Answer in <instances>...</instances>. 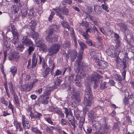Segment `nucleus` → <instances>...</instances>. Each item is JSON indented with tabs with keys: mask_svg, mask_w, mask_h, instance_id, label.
I'll list each match as a JSON object with an SVG mask.
<instances>
[{
	"mask_svg": "<svg viewBox=\"0 0 134 134\" xmlns=\"http://www.w3.org/2000/svg\"><path fill=\"white\" fill-rule=\"evenodd\" d=\"M75 62L74 70L78 74L75 76L74 81L75 82L76 85L79 87L81 86V78L82 77L85 76V73L83 68V63Z\"/></svg>",
	"mask_w": 134,
	"mask_h": 134,
	"instance_id": "obj_1",
	"label": "nucleus"
},
{
	"mask_svg": "<svg viewBox=\"0 0 134 134\" xmlns=\"http://www.w3.org/2000/svg\"><path fill=\"white\" fill-rule=\"evenodd\" d=\"M83 104L85 106L89 107L91 105V100L92 98L91 88L90 85H88L86 89Z\"/></svg>",
	"mask_w": 134,
	"mask_h": 134,
	"instance_id": "obj_2",
	"label": "nucleus"
},
{
	"mask_svg": "<svg viewBox=\"0 0 134 134\" xmlns=\"http://www.w3.org/2000/svg\"><path fill=\"white\" fill-rule=\"evenodd\" d=\"M60 48V44L58 43L52 44L48 50L49 55L51 56L54 55L59 52Z\"/></svg>",
	"mask_w": 134,
	"mask_h": 134,
	"instance_id": "obj_3",
	"label": "nucleus"
},
{
	"mask_svg": "<svg viewBox=\"0 0 134 134\" xmlns=\"http://www.w3.org/2000/svg\"><path fill=\"white\" fill-rule=\"evenodd\" d=\"M79 43L81 47V50L79 52L78 56L77 57V60L75 61L76 62L83 63L82 62V58L83 51L85 48H87V46L85 43L81 42L80 40H78Z\"/></svg>",
	"mask_w": 134,
	"mask_h": 134,
	"instance_id": "obj_4",
	"label": "nucleus"
},
{
	"mask_svg": "<svg viewBox=\"0 0 134 134\" xmlns=\"http://www.w3.org/2000/svg\"><path fill=\"white\" fill-rule=\"evenodd\" d=\"M55 32L51 28L49 30L48 35L47 36L46 38L47 41L49 43H52L55 42L56 39L53 35V33Z\"/></svg>",
	"mask_w": 134,
	"mask_h": 134,
	"instance_id": "obj_5",
	"label": "nucleus"
},
{
	"mask_svg": "<svg viewBox=\"0 0 134 134\" xmlns=\"http://www.w3.org/2000/svg\"><path fill=\"white\" fill-rule=\"evenodd\" d=\"M101 77V76L98 75L96 73H95L94 75L93 76H92L91 77V81L92 82L93 81L94 82L93 87L94 89H96L97 88L98 86V84L99 82V80Z\"/></svg>",
	"mask_w": 134,
	"mask_h": 134,
	"instance_id": "obj_6",
	"label": "nucleus"
},
{
	"mask_svg": "<svg viewBox=\"0 0 134 134\" xmlns=\"http://www.w3.org/2000/svg\"><path fill=\"white\" fill-rule=\"evenodd\" d=\"M34 112H33L32 111H31L29 115L31 117V120L32 121H35L37 119H41L42 116V115L41 114L35 110H34Z\"/></svg>",
	"mask_w": 134,
	"mask_h": 134,
	"instance_id": "obj_7",
	"label": "nucleus"
},
{
	"mask_svg": "<svg viewBox=\"0 0 134 134\" xmlns=\"http://www.w3.org/2000/svg\"><path fill=\"white\" fill-rule=\"evenodd\" d=\"M72 91L71 97L73 99L75 100L77 103H79L81 101L80 93L79 91H75L74 89L72 88Z\"/></svg>",
	"mask_w": 134,
	"mask_h": 134,
	"instance_id": "obj_8",
	"label": "nucleus"
},
{
	"mask_svg": "<svg viewBox=\"0 0 134 134\" xmlns=\"http://www.w3.org/2000/svg\"><path fill=\"white\" fill-rule=\"evenodd\" d=\"M23 44L27 47L30 46H33V44L31 40L28 38L27 36H23L21 40Z\"/></svg>",
	"mask_w": 134,
	"mask_h": 134,
	"instance_id": "obj_9",
	"label": "nucleus"
},
{
	"mask_svg": "<svg viewBox=\"0 0 134 134\" xmlns=\"http://www.w3.org/2000/svg\"><path fill=\"white\" fill-rule=\"evenodd\" d=\"M96 63L97 65L99 66V68L102 69L106 68L108 66V64L107 62L102 60L99 61Z\"/></svg>",
	"mask_w": 134,
	"mask_h": 134,
	"instance_id": "obj_10",
	"label": "nucleus"
},
{
	"mask_svg": "<svg viewBox=\"0 0 134 134\" xmlns=\"http://www.w3.org/2000/svg\"><path fill=\"white\" fill-rule=\"evenodd\" d=\"M55 87H47L45 89V91L44 92V94L43 95V96L46 97H49L51 94V92L53 90L55 89Z\"/></svg>",
	"mask_w": 134,
	"mask_h": 134,
	"instance_id": "obj_11",
	"label": "nucleus"
},
{
	"mask_svg": "<svg viewBox=\"0 0 134 134\" xmlns=\"http://www.w3.org/2000/svg\"><path fill=\"white\" fill-rule=\"evenodd\" d=\"M77 53L75 50H73L69 53V55L72 61H74L77 56Z\"/></svg>",
	"mask_w": 134,
	"mask_h": 134,
	"instance_id": "obj_12",
	"label": "nucleus"
},
{
	"mask_svg": "<svg viewBox=\"0 0 134 134\" xmlns=\"http://www.w3.org/2000/svg\"><path fill=\"white\" fill-rule=\"evenodd\" d=\"M14 125L15 126L16 130L19 131H23V128L21 125V122L17 121H14Z\"/></svg>",
	"mask_w": 134,
	"mask_h": 134,
	"instance_id": "obj_13",
	"label": "nucleus"
},
{
	"mask_svg": "<svg viewBox=\"0 0 134 134\" xmlns=\"http://www.w3.org/2000/svg\"><path fill=\"white\" fill-rule=\"evenodd\" d=\"M117 25L121 31L124 32L127 30V26L126 24L121 23L118 24Z\"/></svg>",
	"mask_w": 134,
	"mask_h": 134,
	"instance_id": "obj_14",
	"label": "nucleus"
},
{
	"mask_svg": "<svg viewBox=\"0 0 134 134\" xmlns=\"http://www.w3.org/2000/svg\"><path fill=\"white\" fill-rule=\"evenodd\" d=\"M107 54L109 56L112 57H115L118 55V54L116 52H114L109 48L107 49L106 51Z\"/></svg>",
	"mask_w": 134,
	"mask_h": 134,
	"instance_id": "obj_15",
	"label": "nucleus"
},
{
	"mask_svg": "<svg viewBox=\"0 0 134 134\" xmlns=\"http://www.w3.org/2000/svg\"><path fill=\"white\" fill-rule=\"evenodd\" d=\"M49 98V97H46L42 95L41 97L40 102L44 104H46L48 103V101L47 99Z\"/></svg>",
	"mask_w": 134,
	"mask_h": 134,
	"instance_id": "obj_16",
	"label": "nucleus"
},
{
	"mask_svg": "<svg viewBox=\"0 0 134 134\" xmlns=\"http://www.w3.org/2000/svg\"><path fill=\"white\" fill-rule=\"evenodd\" d=\"M63 109L64 110V113L66 114V118H68L69 115H70L72 117V113L70 109H68L65 107Z\"/></svg>",
	"mask_w": 134,
	"mask_h": 134,
	"instance_id": "obj_17",
	"label": "nucleus"
},
{
	"mask_svg": "<svg viewBox=\"0 0 134 134\" xmlns=\"http://www.w3.org/2000/svg\"><path fill=\"white\" fill-rule=\"evenodd\" d=\"M107 120L108 118L107 117H104L103 119L104 123L103 124L102 126L103 128L105 130H108L110 128V126L107 125V123L106 122V121Z\"/></svg>",
	"mask_w": 134,
	"mask_h": 134,
	"instance_id": "obj_18",
	"label": "nucleus"
},
{
	"mask_svg": "<svg viewBox=\"0 0 134 134\" xmlns=\"http://www.w3.org/2000/svg\"><path fill=\"white\" fill-rule=\"evenodd\" d=\"M11 10L13 14H15L18 12L19 8L18 6L15 4L13 5L11 7Z\"/></svg>",
	"mask_w": 134,
	"mask_h": 134,
	"instance_id": "obj_19",
	"label": "nucleus"
},
{
	"mask_svg": "<svg viewBox=\"0 0 134 134\" xmlns=\"http://www.w3.org/2000/svg\"><path fill=\"white\" fill-rule=\"evenodd\" d=\"M23 129L25 130L28 129L30 127V124L28 121L26 122L22 123Z\"/></svg>",
	"mask_w": 134,
	"mask_h": 134,
	"instance_id": "obj_20",
	"label": "nucleus"
},
{
	"mask_svg": "<svg viewBox=\"0 0 134 134\" xmlns=\"http://www.w3.org/2000/svg\"><path fill=\"white\" fill-rule=\"evenodd\" d=\"M94 10L95 13L97 14H99L101 13V8L99 5H97L94 6Z\"/></svg>",
	"mask_w": 134,
	"mask_h": 134,
	"instance_id": "obj_21",
	"label": "nucleus"
},
{
	"mask_svg": "<svg viewBox=\"0 0 134 134\" xmlns=\"http://www.w3.org/2000/svg\"><path fill=\"white\" fill-rule=\"evenodd\" d=\"M33 32H32L31 35V37L34 39L36 38V41H38V37L39 36V34L38 32H35V30L34 31H32Z\"/></svg>",
	"mask_w": 134,
	"mask_h": 134,
	"instance_id": "obj_22",
	"label": "nucleus"
},
{
	"mask_svg": "<svg viewBox=\"0 0 134 134\" xmlns=\"http://www.w3.org/2000/svg\"><path fill=\"white\" fill-rule=\"evenodd\" d=\"M10 72H11L12 74L13 75V77H14L16 74L17 69V68L15 66H12L10 68Z\"/></svg>",
	"mask_w": 134,
	"mask_h": 134,
	"instance_id": "obj_23",
	"label": "nucleus"
},
{
	"mask_svg": "<svg viewBox=\"0 0 134 134\" xmlns=\"http://www.w3.org/2000/svg\"><path fill=\"white\" fill-rule=\"evenodd\" d=\"M38 47L40 48L39 50L40 51L43 52H44L45 51L47 50V46L44 43L42 44Z\"/></svg>",
	"mask_w": 134,
	"mask_h": 134,
	"instance_id": "obj_24",
	"label": "nucleus"
},
{
	"mask_svg": "<svg viewBox=\"0 0 134 134\" xmlns=\"http://www.w3.org/2000/svg\"><path fill=\"white\" fill-rule=\"evenodd\" d=\"M37 25L36 22L34 20H32L30 23V25L31 26V28L32 31L35 29L36 26Z\"/></svg>",
	"mask_w": 134,
	"mask_h": 134,
	"instance_id": "obj_25",
	"label": "nucleus"
},
{
	"mask_svg": "<svg viewBox=\"0 0 134 134\" xmlns=\"http://www.w3.org/2000/svg\"><path fill=\"white\" fill-rule=\"evenodd\" d=\"M68 13V10L65 6L62 8V11H61V14L66 15H69Z\"/></svg>",
	"mask_w": 134,
	"mask_h": 134,
	"instance_id": "obj_26",
	"label": "nucleus"
},
{
	"mask_svg": "<svg viewBox=\"0 0 134 134\" xmlns=\"http://www.w3.org/2000/svg\"><path fill=\"white\" fill-rule=\"evenodd\" d=\"M51 70V69L49 68H46L44 71L43 72L42 74L44 78H46L49 72Z\"/></svg>",
	"mask_w": 134,
	"mask_h": 134,
	"instance_id": "obj_27",
	"label": "nucleus"
},
{
	"mask_svg": "<svg viewBox=\"0 0 134 134\" xmlns=\"http://www.w3.org/2000/svg\"><path fill=\"white\" fill-rule=\"evenodd\" d=\"M72 118L71 119H69L68 118L69 121L70 122L71 125L72 126L73 128L75 129L76 126V121H75V119L74 117L72 116Z\"/></svg>",
	"mask_w": 134,
	"mask_h": 134,
	"instance_id": "obj_28",
	"label": "nucleus"
},
{
	"mask_svg": "<svg viewBox=\"0 0 134 134\" xmlns=\"http://www.w3.org/2000/svg\"><path fill=\"white\" fill-rule=\"evenodd\" d=\"M113 129L115 131L117 132L119 131L120 127L118 125V122L114 123Z\"/></svg>",
	"mask_w": 134,
	"mask_h": 134,
	"instance_id": "obj_29",
	"label": "nucleus"
},
{
	"mask_svg": "<svg viewBox=\"0 0 134 134\" xmlns=\"http://www.w3.org/2000/svg\"><path fill=\"white\" fill-rule=\"evenodd\" d=\"M32 88H30L29 87V85L28 84H25L22 87L21 89L23 91H29Z\"/></svg>",
	"mask_w": 134,
	"mask_h": 134,
	"instance_id": "obj_30",
	"label": "nucleus"
},
{
	"mask_svg": "<svg viewBox=\"0 0 134 134\" xmlns=\"http://www.w3.org/2000/svg\"><path fill=\"white\" fill-rule=\"evenodd\" d=\"M125 97L129 98L132 95V92L130 90H125L124 91Z\"/></svg>",
	"mask_w": 134,
	"mask_h": 134,
	"instance_id": "obj_31",
	"label": "nucleus"
},
{
	"mask_svg": "<svg viewBox=\"0 0 134 134\" xmlns=\"http://www.w3.org/2000/svg\"><path fill=\"white\" fill-rule=\"evenodd\" d=\"M114 77L115 79L118 81H121L123 80H124L122 76L120 75L115 74L114 75Z\"/></svg>",
	"mask_w": 134,
	"mask_h": 134,
	"instance_id": "obj_32",
	"label": "nucleus"
},
{
	"mask_svg": "<svg viewBox=\"0 0 134 134\" xmlns=\"http://www.w3.org/2000/svg\"><path fill=\"white\" fill-rule=\"evenodd\" d=\"M85 121V118L84 117H82L80 118L79 122V127L80 128H82L83 124Z\"/></svg>",
	"mask_w": 134,
	"mask_h": 134,
	"instance_id": "obj_33",
	"label": "nucleus"
},
{
	"mask_svg": "<svg viewBox=\"0 0 134 134\" xmlns=\"http://www.w3.org/2000/svg\"><path fill=\"white\" fill-rule=\"evenodd\" d=\"M93 46L97 48L99 50L102 49L104 48L103 45L101 43H99V44L98 45H95V44H93Z\"/></svg>",
	"mask_w": 134,
	"mask_h": 134,
	"instance_id": "obj_34",
	"label": "nucleus"
},
{
	"mask_svg": "<svg viewBox=\"0 0 134 134\" xmlns=\"http://www.w3.org/2000/svg\"><path fill=\"white\" fill-rule=\"evenodd\" d=\"M32 132L36 134H42V132L37 128V127L32 128Z\"/></svg>",
	"mask_w": 134,
	"mask_h": 134,
	"instance_id": "obj_35",
	"label": "nucleus"
},
{
	"mask_svg": "<svg viewBox=\"0 0 134 134\" xmlns=\"http://www.w3.org/2000/svg\"><path fill=\"white\" fill-rule=\"evenodd\" d=\"M39 56L40 55H38V53H34L32 56V60L37 62V60H38V58H39Z\"/></svg>",
	"mask_w": 134,
	"mask_h": 134,
	"instance_id": "obj_36",
	"label": "nucleus"
},
{
	"mask_svg": "<svg viewBox=\"0 0 134 134\" xmlns=\"http://www.w3.org/2000/svg\"><path fill=\"white\" fill-rule=\"evenodd\" d=\"M62 26L65 28H67L68 30L70 27L68 23L64 20H63L62 22Z\"/></svg>",
	"mask_w": 134,
	"mask_h": 134,
	"instance_id": "obj_37",
	"label": "nucleus"
},
{
	"mask_svg": "<svg viewBox=\"0 0 134 134\" xmlns=\"http://www.w3.org/2000/svg\"><path fill=\"white\" fill-rule=\"evenodd\" d=\"M131 12L130 10L129 9L127 10L125 12L124 16L125 17L126 16L129 18L131 17Z\"/></svg>",
	"mask_w": 134,
	"mask_h": 134,
	"instance_id": "obj_38",
	"label": "nucleus"
},
{
	"mask_svg": "<svg viewBox=\"0 0 134 134\" xmlns=\"http://www.w3.org/2000/svg\"><path fill=\"white\" fill-rule=\"evenodd\" d=\"M49 63L50 67L52 66V67H51V72L52 73V72H53L52 70H53L54 68L55 64L54 62H53V60H49Z\"/></svg>",
	"mask_w": 134,
	"mask_h": 134,
	"instance_id": "obj_39",
	"label": "nucleus"
},
{
	"mask_svg": "<svg viewBox=\"0 0 134 134\" xmlns=\"http://www.w3.org/2000/svg\"><path fill=\"white\" fill-rule=\"evenodd\" d=\"M15 104L17 106L19 105V100L18 96L16 95L13 96Z\"/></svg>",
	"mask_w": 134,
	"mask_h": 134,
	"instance_id": "obj_40",
	"label": "nucleus"
},
{
	"mask_svg": "<svg viewBox=\"0 0 134 134\" xmlns=\"http://www.w3.org/2000/svg\"><path fill=\"white\" fill-rule=\"evenodd\" d=\"M51 27L55 32H57L58 30V26L56 24H52Z\"/></svg>",
	"mask_w": 134,
	"mask_h": 134,
	"instance_id": "obj_41",
	"label": "nucleus"
},
{
	"mask_svg": "<svg viewBox=\"0 0 134 134\" xmlns=\"http://www.w3.org/2000/svg\"><path fill=\"white\" fill-rule=\"evenodd\" d=\"M107 83L106 82H101L100 83V90H102L104 89L105 88H107V86H106Z\"/></svg>",
	"mask_w": 134,
	"mask_h": 134,
	"instance_id": "obj_42",
	"label": "nucleus"
},
{
	"mask_svg": "<svg viewBox=\"0 0 134 134\" xmlns=\"http://www.w3.org/2000/svg\"><path fill=\"white\" fill-rule=\"evenodd\" d=\"M28 47H29L27 50L28 52V54L30 55L32 52L34 51L35 48L34 47V45L30 46Z\"/></svg>",
	"mask_w": 134,
	"mask_h": 134,
	"instance_id": "obj_43",
	"label": "nucleus"
},
{
	"mask_svg": "<svg viewBox=\"0 0 134 134\" xmlns=\"http://www.w3.org/2000/svg\"><path fill=\"white\" fill-rule=\"evenodd\" d=\"M12 43L15 45L16 44L18 43L19 42V38L18 37H13V38L12 40L11 41Z\"/></svg>",
	"mask_w": 134,
	"mask_h": 134,
	"instance_id": "obj_44",
	"label": "nucleus"
},
{
	"mask_svg": "<svg viewBox=\"0 0 134 134\" xmlns=\"http://www.w3.org/2000/svg\"><path fill=\"white\" fill-rule=\"evenodd\" d=\"M17 48L20 52H23L25 48L24 45L23 44H20L17 47Z\"/></svg>",
	"mask_w": 134,
	"mask_h": 134,
	"instance_id": "obj_45",
	"label": "nucleus"
},
{
	"mask_svg": "<svg viewBox=\"0 0 134 134\" xmlns=\"http://www.w3.org/2000/svg\"><path fill=\"white\" fill-rule=\"evenodd\" d=\"M115 41L116 43L115 45L116 49H118L121 45V43L119 39L115 40Z\"/></svg>",
	"mask_w": 134,
	"mask_h": 134,
	"instance_id": "obj_46",
	"label": "nucleus"
},
{
	"mask_svg": "<svg viewBox=\"0 0 134 134\" xmlns=\"http://www.w3.org/2000/svg\"><path fill=\"white\" fill-rule=\"evenodd\" d=\"M129 104H132L134 102V97L133 95L129 97L128 98Z\"/></svg>",
	"mask_w": 134,
	"mask_h": 134,
	"instance_id": "obj_47",
	"label": "nucleus"
},
{
	"mask_svg": "<svg viewBox=\"0 0 134 134\" xmlns=\"http://www.w3.org/2000/svg\"><path fill=\"white\" fill-rule=\"evenodd\" d=\"M27 10L26 9H24L21 10L22 17H25L27 14Z\"/></svg>",
	"mask_w": 134,
	"mask_h": 134,
	"instance_id": "obj_48",
	"label": "nucleus"
},
{
	"mask_svg": "<svg viewBox=\"0 0 134 134\" xmlns=\"http://www.w3.org/2000/svg\"><path fill=\"white\" fill-rule=\"evenodd\" d=\"M3 44L5 47L8 50L10 48L9 45L7 41L6 40H3Z\"/></svg>",
	"mask_w": 134,
	"mask_h": 134,
	"instance_id": "obj_49",
	"label": "nucleus"
},
{
	"mask_svg": "<svg viewBox=\"0 0 134 134\" xmlns=\"http://www.w3.org/2000/svg\"><path fill=\"white\" fill-rule=\"evenodd\" d=\"M56 14L57 15L59 16V18L62 20H64V18L63 16L60 14V13H61V10H56Z\"/></svg>",
	"mask_w": 134,
	"mask_h": 134,
	"instance_id": "obj_50",
	"label": "nucleus"
},
{
	"mask_svg": "<svg viewBox=\"0 0 134 134\" xmlns=\"http://www.w3.org/2000/svg\"><path fill=\"white\" fill-rule=\"evenodd\" d=\"M37 6L38 7V8H37V7H36L35 8H35V9H37V11L39 14H41L43 12L42 5H39Z\"/></svg>",
	"mask_w": 134,
	"mask_h": 134,
	"instance_id": "obj_51",
	"label": "nucleus"
},
{
	"mask_svg": "<svg viewBox=\"0 0 134 134\" xmlns=\"http://www.w3.org/2000/svg\"><path fill=\"white\" fill-rule=\"evenodd\" d=\"M37 42L36 43V46L38 47L39 46H40V45H42V44H43V40L42 38H39L38 39V41H37Z\"/></svg>",
	"mask_w": 134,
	"mask_h": 134,
	"instance_id": "obj_52",
	"label": "nucleus"
},
{
	"mask_svg": "<svg viewBox=\"0 0 134 134\" xmlns=\"http://www.w3.org/2000/svg\"><path fill=\"white\" fill-rule=\"evenodd\" d=\"M72 2V0H63L62 1L63 4L64 5H66V3L70 5Z\"/></svg>",
	"mask_w": 134,
	"mask_h": 134,
	"instance_id": "obj_53",
	"label": "nucleus"
},
{
	"mask_svg": "<svg viewBox=\"0 0 134 134\" xmlns=\"http://www.w3.org/2000/svg\"><path fill=\"white\" fill-rule=\"evenodd\" d=\"M82 35L84 37V39L86 40H88L90 37V36L88 33L85 32H83L82 33Z\"/></svg>",
	"mask_w": 134,
	"mask_h": 134,
	"instance_id": "obj_54",
	"label": "nucleus"
},
{
	"mask_svg": "<svg viewBox=\"0 0 134 134\" xmlns=\"http://www.w3.org/2000/svg\"><path fill=\"white\" fill-rule=\"evenodd\" d=\"M85 131L86 132V133H91L92 130L91 127L87 126L85 128V130L84 129Z\"/></svg>",
	"mask_w": 134,
	"mask_h": 134,
	"instance_id": "obj_55",
	"label": "nucleus"
},
{
	"mask_svg": "<svg viewBox=\"0 0 134 134\" xmlns=\"http://www.w3.org/2000/svg\"><path fill=\"white\" fill-rule=\"evenodd\" d=\"M70 43L67 41L65 42L64 44L63 45V47L65 49L69 48L70 47Z\"/></svg>",
	"mask_w": 134,
	"mask_h": 134,
	"instance_id": "obj_56",
	"label": "nucleus"
},
{
	"mask_svg": "<svg viewBox=\"0 0 134 134\" xmlns=\"http://www.w3.org/2000/svg\"><path fill=\"white\" fill-rule=\"evenodd\" d=\"M62 82V81L59 79H58L55 81V84L56 86V87L59 86L61 84V83Z\"/></svg>",
	"mask_w": 134,
	"mask_h": 134,
	"instance_id": "obj_57",
	"label": "nucleus"
},
{
	"mask_svg": "<svg viewBox=\"0 0 134 134\" xmlns=\"http://www.w3.org/2000/svg\"><path fill=\"white\" fill-rule=\"evenodd\" d=\"M12 32L13 34V37H18V36H19V34L17 30L14 31L13 32Z\"/></svg>",
	"mask_w": 134,
	"mask_h": 134,
	"instance_id": "obj_58",
	"label": "nucleus"
},
{
	"mask_svg": "<svg viewBox=\"0 0 134 134\" xmlns=\"http://www.w3.org/2000/svg\"><path fill=\"white\" fill-rule=\"evenodd\" d=\"M38 81V80L37 79H34L33 82H31L29 84V87L30 88H32L34 85V84Z\"/></svg>",
	"mask_w": 134,
	"mask_h": 134,
	"instance_id": "obj_59",
	"label": "nucleus"
},
{
	"mask_svg": "<svg viewBox=\"0 0 134 134\" xmlns=\"http://www.w3.org/2000/svg\"><path fill=\"white\" fill-rule=\"evenodd\" d=\"M29 11L30 12V15L33 16H35V15L34 14L35 12H34V9L32 7H31V8L29 9Z\"/></svg>",
	"mask_w": 134,
	"mask_h": 134,
	"instance_id": "obj_60",
	"label": "nucleus"
},
{
	"mask_svg": "<svg viewBox=\"0 0 134 134\" xmlns=\"http://www.w3.org/2000/svg\"><path fill=\"white\" fill-rule=\"evenodd\" d=\"M94 17L92 16L91 14H87L86 15V17L85 18V19H87L88 18H89V19H90L92 21H93L94 20Z\"/></svg>",
	"mask_w": 134,
	"mask_h": 134,
	"instance_id": "obj_61",
	"label": "nucleus"
},
{
	"mask_svg": "<svg viewBox=\"0 0 134 134\" xmlns=\"http://www.w3.org/2000/svg\"><path fill=\"white\" fill-rule=\"evenodd\" d=\"M95 128L97 130L99 131L101 129V126L99 123H96L95 124Z\"/></svg>",
	"mask_w": 134,
	"mask_h": 134,
	"instance_id": "obj_62",
	"label": "nucleus"
},
{
	"mask_svg": "<svg viewBox=\"0 0 134 134\" xmlns=\"http://www.w3.org/2000/svg\"><path fill=\"white\" fill-rule=\"evenodd\" d=\"M61 121L60 122L61 124L64 125H66L68 124V121L66 120L65 119L62 118Z\"/></svg>",
	"mask_w": 134,
	"mask_h": 134,
	"instance_id": "obj_63",
	"label": "nucleus"
},
{
	"mask_svg": "<svg viewBox=\"0 0 134 134\" xmlns=\"http://www.w3.org/2000/svg\"><path fill=\"white\" fill-rule=\"evenodd\" d=\"M1 101L2 104H4L6 106L8 105L7 102H6L5 98L3 97H1Z\"/></svg>",
	"mask_w": 134,
	"mask_h": 134,
	"instance_id": "obj_64",
	"label": "nucleus"
}]
</instances>
